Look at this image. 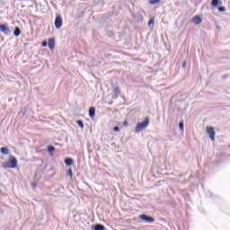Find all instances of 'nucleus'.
Masks as SVG:
<instances>
[{
    "label": "nucleus",
    "instance_id": "28",
    "mask_svg": "<svg viewBox=\"0 0 230 230\" xmlns=\"http://www.w3.org/2000/svg\"><path fill=\"white\" fill-rule=\"evenodd\" d=\"M55 145L58 146V143H56Z\"/></svg>",
    "mask_w": 230,
    "mask_h": 230
},
{
    "label": "nucleus",
    "instance_id": "4",
    "mask_svg": "<svg viewBox=\"0 0 230 230\" xmlns=\"http://www.w3.org/2000/svg\"><path fill=\"white\" fill-rule=\"evenodd\" d=\"M140 220H143L146 224H153V222H155V219L150 216H147L146 214H142L139 216Z\"/></svg>",
    "mask_w": 230,
    "mask_h": 230
},
{
    "label": "nucleus",
    "instance_id": "26",
    "mask_svg": "<svg viewBox=\"0 0 230 230\" xmlns=\"http://www.w3.org/2000/svg\"><path fill=\"white\" fill-rule=\"evenodd\" d=\"M123 125H124V127H128V121H124Z\"/></svg>",
    "mask_w": 230,
    "mask_h": 230
},
{
    "label": "nucleus",
    "instance_id": "20",
    "mask_svg": "<svg viewBox=\"0 0 230 230\" xmlns=\"http://www.w3.org/2000/svg\"><path fill=\"white\" fill-rule=\"evenodd\" d=\"M150 4H157V3H159V0H151Z\"/></svg>",
    "mask_w": 230,
    "mask_h": 230
},
{
    "label": "nucleus",
    "instance_id": "23",
    "mask_svg": "<svg viewBox=\"0 0 230 230\" xmlns=\"http://www.w3.org/2000/svg\"><path fill=\"white\" fill-rule=\"evenodd\" d=\"M155 20H154V18H152L149 22H148V26H150L151 24H154Z\"/></svg>",
    "mask_w": 230,
    "mask_h": 230
},
{
    "label": "nucleus",
    "instance_id": "15",
    "mask_svg": "<svg viewBox=\"0 0 230 230\" xmlns=\"http://www.w3.org/2000/svg\"><path fill=\"white\" fill-rule=\"evenodd\" d=\"M13 35H14V37H19V35H21V28L15 27Z\"/></svg>",
    "mask_w": 230,
    "mask_h": 230
},
{
    "label": "nucleus",
    "instance_id": "21",
    "mask_svg": "<svg viewBox=\"0 0 230 230\" xmlns=\"http://www.w3.org/2000/svg\"><path fill=\"white\" fill-rule=\"evenodd\" d=\"M113 132H119V127L115 126V127L113 128Z\"/></svg>",
    "mask_w": 230,
    "mask_h": 230
},
{
    "label": "nucleus",
    "instance_id": "2",
    "mask_svg": "<svg viewBox=\"0 0 230 230\" xmlns=\"http://www.w3.org/2000/svg\"><path fill=\"white\" fill-rule=\"evenodd\" d=\"M3 168H17V158H15L14 156H11L9 158V161L3 164Z\"/></svg>",
    "mask_w": 230,
    "mask_h": 230
},
{
    "label": "nucleus",
    "instance_id": "12",
    "mask_svg": "<svg viewBox=\"0 0 230 230\" xmlns=\"http://www.w3.org/2000/svg\"><path fill=\"white\" fill-rule=\"evenodd\" d=\"M211 4H212V6L217 8V6H219L220 4H222V1H220V0H212Z\"/></svg>",
    "mask_w": 230,
    "mask_h": 230
},
{
    "label": "nucleus",
    "instance_id": "9",
    "mask_svg": "<svg viewBox=\"0 0 230 230\" xmlns=\"http://www.w3.org/2000/svg\"><path fill=\"white\" fill-rule=\"evenodd\" d=\"M192 22H194V24L196 25L202 24V18H200L199 16H195L192 19Z\"/></svg>",
    "mask_w": 230,
    "mask_h": 230
},
{
    "label": "nucleus",
    "instance_id": "1",
    "mask_svg": "<svg viewBox=\"0 0 230 230\" xmlns=\"http://www.w3.org/2000/svg\"><path fill=\"white\" fill-rule=\"evenodd\" d=\"M148 125H150V118L146 117L143 122H138L137 124V127L135 128L136 134H139V132H141L142 130H145V128H146Z\"/></svg>",
    "mask_w": 230,
    "mask_h": 230
},
{
    "label": "nucleus",
    "instance_id": "25",
    "mask_svg": "<svg viewBox=\"0 0 230 230\" xmlns=\"http://www.w3.org/2000/svg\"><path fill=\"white\" fill-rule=\"evenodd\" d=\"M181 66H182L184 69H186V61H184V62L182 63Z\"/></svg>",
    "mask_w": 230,
    "mask_h": 230
},
{
    "label": "nucleus",
    "instance_id": "10",
    "mask_svg": "<svg viewBox=\"0 0 230 230\" xmlns=\"http://www.w3.org/2000/svg\"><path fill=\"white\" fill-rule=\"evenodd\" d=\"M94 116H96V109L94 107H91L89 109V117L94 118Z\"/></svg>",
    "mask_w": 230,
    "mask_h": 230
},
{
    "label": "nucleus",
    "instance_id": "11",
    "mask_svg": "<svg viewBox=\"0 0 230 230\" xmlns=\"http://www.w3.org/2000/svg\"><path fill=\"white\" fill-rule=\"evenodd\" d=\"M73 163H74L73 158H66L65 159L66 166H71V165H73Z\"/></svg>",
    "mask_w": 230,
    "mask_h": 230
},
{
    "label": "nucleus",
    "instance_id": "27",
    "mask_svg": "<svg viewBox=\"0 0 230 230\" xmlns=\"http://www.w3.org/2000/svg\"><path fill=\"white\" fill-rule=\"evenodd\" d=\"M32 186L35 188L37 186V183H32Z\"/></svg>",
    "mask_w": 230,
    "mask_h": 230
},
{
    "label": "nucleus",
    "instance_id": "16",
    "mask_svg": "<svg viewBox=\"0 0 230 230\" xmlns=\"http://www.w3.org/2000/svg\"><path fill=\"white\" fill-rule=\"evenodd\" d=\"M68 177H70V179H73V169H68L66 172Z\"/></svg>",
    "mask_w": 230,
    "mask_h": 230
},
{
    "label": "nucleus",
    "instance_id": "19",
    "mask_svg": "<svg viewBox=\"0 0 230 230\" xmlns=\"http://www.w3.org/2000/svg\"><path fill=\"white\" fill-rule=\"evenodd\" d=\"M179 128H180V130H184V122L179 123Z\"/></svg>",
    "mask_w": 230,
    "mask_h": 230
},
{
    "label": "nucleus",
    "instance_id": "17",
    "mask_svg": "<svg viewBox=\"0 0 230 230\" xmlns=\"http://www.w3.org/2000/svg\"><path fill=\"white\" fill-rule=\"evenodd\" d=\"M47 150H48V152H49V153L55 152V146H49L47 147Z\"/></svg>",
    "mask_w": 230,
    "mask_h": 230
},
{
    "label": "nucleus",
    "instance_id": "24",
    "mask_svg": "<svg viewBox=\"0 0 230 230\" xmlns=\"http://www.w3.org/2000/svg\"><path fill=\"white\" fill-rule=\"evenodd\" d=\"M218 10L219 12H226V8L224 6H220Z\"/></svg>",
    "mask_w": 230,
    "mask_h": 230
},
{
    "label": "nucleus",
    "instance_id": "13",
    "mask_svg": "<svg viewBox=\"0 0 230 230\" xmlns=\"http://www.w3.org/2000/svg\"><path fill=\"white\" fill-rule=\"evenodd\" d=\"M0 152H1V154H3L4 155H8V154H9V150H8V147H1L0 148Z\"/></svg>",
    "mask_w": 230,
    "mask_h": 230
},
{
    "label": "nucleus",
    "instance_id": "5",
    "mask_svg": "<svg viewBox=\"0 0 230 230\" xmlns=\"http://www.w3.org/2000/svg\"><path fill=\"white\" fill-rule=\"evenodd\" d=\"M207 134L209 135L211 141H215V136L217 135V132L215 131L214 127H207Z\"/></svg>",
    "mask_w": 230,
    "mask_h": 230
},
{
    "label": "nucleus",
    "instance_id": "3",
    "mask_svg": "<svg viewBox=\"0 0 230 230\" xmlns=\"http://www.w3.org/2000/svg\"><path fill=\"white\" fill-rule=\"evenodd\" d=\"M62 24H63L62 16L58 14L56 16L55 22H54V26H55L56 30H60L62 28Z\"/></svg>",
    "mask_w": 230,
    "mask_h": 230
},
{
    "label": "nucleus",
    "instance_id": "14",
    "mask_svg": "<svg viewBox=\"0 0 230 230\" xmlns=\"http://www.w3.org/2000/svg\"><path fill=\"white\" fill-rule=\"evenodd\" d=\"M93 229V230H105V226L103 225L98 224V225H95Z\"/></svg>",
    "mask_w": 230,
    "mask_h": 230
},
{
    "label": "nucleus",
    "instance_id": "22",
    "mask_svg": "<svg viewBox=\"0 0 230 230\" xmlns=\"http://www.w3.org/2000/svg\"><path fill=\"white\" fill-rule=\"evenodd\" d=\"M41 46L42 48H46L48 46V41H42Z\"/></svg>",
    "mask_w": 230,
    "mask_h": 230
},
{
    "label": "nucleus",
    "instance_id": "7",
    "mask_svg": "<svg viewBox=\"0 0 230 230\" xmlns=\"http://www.w3.org/2000/svg\"><path fill=\"white\" fill-rule=\"evenodd\" d=\"M119 94H121V90L119 89V87L116 86L115 88H113V90H112V99L113 100H118Z\"/></svg>",
    "mask_w": 230,
    "mask_h": 230
},
{
    "label": "nucleus",
    "instance_id": "6",
    "mask_svg": "<svg viewBox=\"0 0 230 230\" xmlns=\"http://www.w3.org/2000/svg\"><path fill=\"white\" fill-rule=\"evenodd\" d=\"M0 31H2L4 35H12V30H10V28L4 24H0Z\"/></svg>",
    "mask_w": 230,
    "mask_h": 230
},
{
    "label": "nucleus",
    "instance_id": "8",
    "mask_svg": "<svg viewBox=\"0 0 230 230\" xmlns=\"http://www.w3.org/2000/svg\"><path fill=\"white\" fill-rule=\"evenodd\" d=\"M48 47L49 48V49H55V38L49 39Z\"/></svg>",
    "mask_w": 230,
    "mask_h": 230
},
{
    "label": "nucleus",
    "instance_id": "18",
    "mask_svg": "<svg viewBox=\"0 0 230 230\" xmlns=\"http://www.w3.org/2000/svg\"><path fill=\"white\" fill-rule=\"evenodd\" d=\"M76 124L80 127V128H84V121L82 120H77Z\"/></svg>",
    "mask_w": 230,
    "mask_h": 230
}]
</instances>
